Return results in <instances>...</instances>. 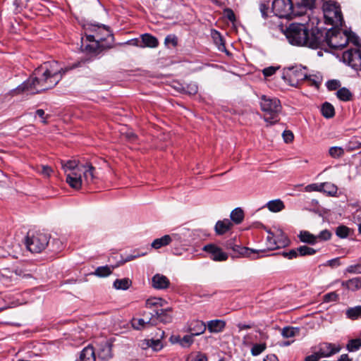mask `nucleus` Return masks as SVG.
<instances>
[{"label":"nucleus","instance_id":"obj_1","mask_svg":"<svg viewBox=\"0 0 361 361\" xmlns=\"http://www.w3.org/2000/svg\"><path fill=\"white\" fill-rule=\"evenodd\" d=\"M77 65L62 67L56 61H47L37 67L32 75L14 90L15 94L27 92L35 94L55 87L63 75Z\"/></svg>","mask_w":361,"mask_h":361},{"label":"nucleus","instance_id":"obj_2","mask_svg":"<svg viewBox=\"0 0 361 361\" xmlns=\"http://www.w3.org/2000/svg\"><path fill=\"white\" fill-rule=\"evenodd\" d=\"M286 37L293 45L319 48L324 41V32L317 27L310 30L308 23H293L286 30Z\"/></svg>","mask_w":361,"mask_h":361},{"label":"nucleus","instance_id":"obj_3","mask_svg":"<svg viewBox=\"0 0 361 361\" xmlns=\"http://www.w3.org/2000/svg\"><path fill=\"white\" fill-rule=\"evenodd\" d=\"M83 27L87 41L92 42L85 47L87 51L97 53L111 47L114 35L109 27L98 23H86Z\"/></svg>","mask_w":361,"mask_h":361},{"label":"nucleus","instance_id":"obj_4","mask_svg":"<svg viewBox=\"0 0 361 361\" xmlns=\"http://www.w3.org/2000/svg\"><path fill=\"white\" fill-rule=\"evenodd\" d=\"M260 107L264 112V119L269 126L279 121V115L282 106L279 99L262 95L260 98Z\"/></svg>","mask_w":361,"mask_h":361},{"label":"nucleus","instance_id":"obj_5","mask_svg":"<svg viewBox=\"0 0 361 361\" xmlns=\"http://www.w3.org/2000/svg\"><path fill=\"white\" fill-rule=\"evenodd\" d=\"M50 239L47 233L35 231H29L25 238V243L26 247L32 253H39L46 249Z\"/></svg>","mask_w":361,"mask_h":361},{"label":"nucleus","instance_id":"obj_6","mask_svg":"<svg viewBox=\"0 0 361 361\" xmlns=\"http://www.w3.org/2000/svg\"><path fill=\"white\" fill-rule=\"evenodd\" d=\"M62 167L65 172L70 171L66 175V182L69 185L76 190H78L82 185V176L80 169L84 164H80L76 160H69L66 162H61Z\"/></svg>","mask_w":361,"mask_h":361},{"label":"nucleus","instance_id":"obj_7","mask_svg":"<svg viewBox=\"0 0 361 361\" xmlns=\"http://www.w3.org/2000/svg\"><path fill=\"white\" fill-rule=\"evenodd\" d=\"M348 31L339 29H331L324 35V42H326L328 46L333 49H342L349 42Z\"/></svg>","mask_w":361,"mask_h":361},{"label":"nucleus","instance_id":"obj_8","mask_svg":"<svg viewBox=\"0 0 361 361\" xmlns=\"http://www.w3.org/2000/svg\"><path fill=\"white\" fill-rule=\"evenodd\" d=\"M306 68L295 66L283 68L282 78L290 86L297 87L307 78Z\"/></svg>","mask_w":361,"mask_h":361},{"label":"nucleus","instance_id":"obj_9","mask_svg":"<svg viewBox=\"0 0 361 361\" xmlns=\"http://www.w3.org/2000/svg\"><path fill=\"white\" fill-rule=\"evenodd\" d=\"M272 11L279 18L288 19L300 16L302 13L295 11L291 0H274L272 2Z\"/></svg>","mask_w":361,"mask_h":361},{"label":"nucleus","instance_id":"obj_10","mask_svg":"<svg viewBox=\"0 0 361 361\" xmlns=\"http://www.w3.org/2000/svg\"><path fill=\"white\" fill-rule=\"evenodd\" d=\"M325 23L331 25H341L343 16L339 8L335 4L326 5L324 8Z\"/></svg>","mask_w":361,"mask_h":361},{"label":"nucleus","instance_id":"obj_11","mask_svg":"<svg viewBox=\"0 0 361 361\" xmlns=\"http://www.w3.org/2000/svg\"><path fill=\"white\" fill-rule=\"evenodd\" d=\"M224 247L227 250H231L233 251L232 257H250L252 253H258L259 250L250 249L247 247H241L235 243V239H230L225 242Z\"/></svg>","mask_w":361,"mask_h":361},{"label":"nucleus","instance_id":"obj_12","mask_svg":"<svg viewBox=\"0 0 361 361\" xmlns=\"http://www.w3.org/2000/svg\"><path fill=\"white\" fill-rule=\"evenodd\" d=\"M343 60L353 69L361 71V51L359 49H351L343 52Z\"/></svg>","mask_w":361,"mask_h":361},{"label":"nucleus","instance_id":"obj_13","mask_svg":"<svg viewBox=\"0 0 361 361\" xmlns=\"http://www.w3.org/2000/svg\"><path fill=\"white\" fill-rule=\"evenodd\" d=\"M113 341L111 339L104 338L97 343L98 358L102 361H107L113 357Z\"/></svg>","mask_w":361,"mask_h":361},{"label":"nucleus","instance_id":"obj_14","mask_svg":"<svg viewBox=\"0 0 361 361\" xmlns=\"http://www.w3.org/2000/svg\"><path fill=\"white\" fill-rule=\"evenodd\" d=\"M172 309L171 307L154 309L151 312L152 319L154 320V326L159 323L168 324L172 322Z\"/></svg>","mask_w":361,"mask_h":361},{"label":"nucleus","instance_id":"obj_15","mask_svg":"<svg viewBox=\"0 0 361 361\" xmlns=\"http://www.w3.org/2000/svg\"><path fill=\"white\" fill-rule=\"evenodd\" d=\"M203 250L209 255L210 259L216 262H224L228 259V255L222 249L214 244L204 246Z\"/></svg>","mask_w":361,"mask_h":361},{"label":"nucleus","instance_id":"obj_16","mask_svg":"<svg viewBox=\"0 0 361 361\" xmlns=\"http://www.w3.org/2000/svg\"><path fill=\"white\" fill-rule=\"evenodd\" d=\"M94 172L95 168L91 164H84L79 172L82 176V184L89 185L92 183L96 178Z\"/></svg>","mask_w":361,"mask_h":361},{"label":"nucleus","instance_id":"obj_17","mask_svg":"<svg viewBox=\"0 0 361 361\" xmlns=\"http://www.w3.org/2000/svg\"><path fill=\"white\" fill-rule=\"evenodd\" d=\"M143 318L133 319L132 326L135 329L140 330L147 326H154V320L152 319L151 312L145 311Z\"/></svg>","mask_w":361,"mask_h":361},{"label":"nucleus","instance_id":"obj_18","mask_svg":"<svg viewBox=\"0 0 361 361\" xmlns=\"http://www.w3.org/2000/svg\"><path fill=\"white\" fill-rule=\"evenodd\" d=\"M340 345H336L330 343H323L319 346V350L317 352L321 357H330L341 350Z\"/></svg>","mask_w":361,"mask_h":361},{"label":"nucleus","instance_id":"obj_19","mask_svg":"<svg viewBox=\"0 0 361 361\" xmlns=\"http://www.w3.org/2000/svg\"><path fill=\"white\" fill-rule=\"evenodd\" d=\"M206 324L199 319H193L188 322L187 331L195 336H199L205 332Z\"/></svg>","mask_w":361,"mask_h":361},{"label":"nucleus","instance_id":"obj_20","mask_svg":"<svg viewBox=\"0 0 361 361\" xmlns=\"http://www.w3.org/2000/svg\"><path fill=\"white\" fill-rule=\"evenodd\" d=\"M170 286L169 279L160 274H156L152 279V286L157 290L166 289Z\"/></svg>","mask_w":361,"mask_h":361},{"label":"nucleus","instance_id":"obj_21","mask_svg":"<svg viewBox=\"0 0 361 361\" xmlns=\"http://www.w3.org/2000/svg\"><path fill=\"white\" fill-rule=\"evenodd\" d=\"M233 226V224L228 219H224L221 221H218L216 223L214 230L217 235H224L230 231Z\"/></svg>","mask_w":361,"mask_h":361},{"label":"nucleus","instance_id":"obj_22","mask_svg":"<svg viewBox=\"0 0 361 361\" xmlns=\"http://www.w3.org/2000/svg\"><path fill=\"white\" fill-rule=\"evenodd\" d=\"M165 304L166 301L161 298H149L145 302V307L149 310V312H153L154 309H161Z\"/></svg>","mask_w":361,"mask_h":361},{"label":"nucleus","instance_id":"obj_23","mask_svg":"<svg viewBox=\"0 0 361 361\" xmlns=\"http://www.w3.org/2000/svg\"><path fill=\"white\" fill-rule=\"evenodd\" d=\"M17 273L8 268L0 269V281L5 284L17 279Z\"/></svg>","mask_w":361,"mask_h":361},{"label":"nucleus","instance_id":"obj_24","mask_svg":"<svg viewBox=\"0 0 361 361\" xmlns=\"http://www.w3.org/2000/svg\"><path fill=\"white\" fill-rule=\"evenodd\" d=\"M206 326L210 333H219L224 329L226 322L221 319H214L209 321Z\"/></svg>","mask_w":361,"mask_h":361},{"label":"nucleus","instance_id":"obj_25","mask_svg":"<svg viewBox=\"0 0 361 361\" xmlns=\"http://www.w3.org/2000/svg\"><path fill=\"white\" fill-rule=\"evenodd\" d=\"M80 361H96L95 350L93 346L89 345L80 352Z\"/></svg>","mask_w":361,"mask_h":361},{"label":"nucleus","instance_id":"obj_26","mask_svg":"<svg viewBox=\"0 0 361 361\" xmlns=\"http://www.w3.org/2000/svg\"><path fill=\"white\" fill-rule=\"evenodd\" d=\"M341 286L350 290L356 291L361 288V277H355L343 281Z\"/></svg>","mask_w":361,"mask_h":361},{"label":"nucleus","instance_id":"obj_27","mask_svg":"<svg viewBox=\"0 0 361 361\" xmlns=\"http://www.w3.org/2000/svg\"><path fill=\"white\" fill-rule=\"evenodd\" d=\"M141 39L142 44L140 47H148L151 48H155L158 46V39L150 34H143L141 35Z\"/></svg>","mask_w":361,"mask_h":361},{"label":"nucleus","instance_id":"obj_28","mask_svg":"<svg viewBox=\"0 0 361 361\" xmlns=\"http://www.w3.org/2000/svg\"><path fill=\"white\" fill-rule=\"evenodd\" d=\"M159 333L160 334V338L145 340L147 346L152 348L154 351L160 350L163 348L161 339L164 337V331L159 330Z\"/></svg>","mask_w":361,"mask_h":361},{"label":"nucleus","instance_id":"obj_29","mask_svg":"<svg viewBox=\"0 0 361 361\" xmlns=\"http://www.w3.org/2000/svg\"><path fill=\"white\" fill-rule=\"evenodd\" d=\"M172 241V237L169 235H165L161 238H157L154 240L152 243V247L154 249H159L164 246H166L171 243Z\"/></svg>","mask_w":361,"mask_h":361},{"label":"nucleus","instance_id":"obj_30","mask_svg":"<svg viewBox=\"0 0 361 361\" xmlns=\"http://www.w3.org/2000/svg\"><path fill=\"white\" fill-rule=\"evenodd\" d=\"M300 240L310 245H314L317 243V236L307 231H302L298 235Z\"/></svg>","mask_w":361,"mask_h":361},{"label":"nucleus","instance_id":"obj_31","mask_svg":"<svg viewBox=\"0 0 361 361\" xmlns=\"http://www.w3.org/2000/svg\"><path fill=\"white\" fill-rule=\"evenodd\" d=\"M212 37L214 42L215 43V44L216 45V47H218V49L219 51H226L223 37L221 35V34L218 31L214 30H212Z\"/></svg>","mask_w":361,"mask_h":361},{"label":"nucleus","instance_id":"obj_32","mask_svg":"<svg viewBox=\"0 0 361 361\" xmlns=\"http://www.w3.org/2000/svg\"><path fill=\"white\" fill-rule=\"evenodd\" d=\"M285 242L281 243L277 242L274 238V235L273 233L268 231V236L267 237V248L270 250H274L277 248H279L281 246H283Z\"/></svg>","mask_w":361,"mask_h":361},{"label":"nucleus","instance_id":"obj_33","mask_svg":"<svg viewBox=\"0 0 361 361\" xmlns=\"http://www.w3.org/2000/svg\"><path fill=\"white\" fill-rule=\"evenodd\" d=\"M230 216L233 223L240 224L244 219V212L241 208L237 207L231 212Z\"/></svg>","mask_w":361,"mask_h":361},{"label":"nucleus","instance_id":"obj_34","mask_svg":"<svg viewBox=\"0 0 361 361\" xmlns=\"http://www.w3.org/2000/svg\"><path fill=\"white\" fill-rule=\"evenodd\" d=\"M322 114L326 118H331L335 115V109L332 104L329 102H325L321 109Z\"/></svg>","mask_w":361,"mask_h":361},{"label":"nucleus","instance_id":"obj_35","mask_svg":"<svg viewBox=\"0 0 361 361\" xmlns=\"http://www.w3.org/2000/svg\"><path fill=\"white\" fill-rule=\"evenodd\" d=\"M322 77L317 75H307V78L304 80L303 82H306L308 85L314 87L318 89L322 82Z\"/></svg>","mask_w":361,"mask_h":361},{"label":"nucleus","instance_id":"obj_36","mask_svg":"<svg viewBox=\"0 0 361 361\" xmlns=\"http://www.w3.org/2000/svg\"><path fill=\"white\" fill-rule=\"evenodd\" d=\"M131 285L132 281L128 278L116 279L114 282V287L118 290H127Z\"/></svg>","mask_w":361,"mask_h":361},{"label":"nucleus","instance_id":"obj_37","mask_svg":"<svg viewBox=\"0 0 361 361\" xmlns=\"http://www.w3.org/2000/svg\"><path fill=\"white\" fill-rule=\"evenodd\" d=\"M337 97L343 102L350 101L353 99V94L346 87L340 88L336 92Z\"/></svg>","mask_w":361,"mask_h":361},{"label":"nucleus","instance_id":"obj_38","mask_svg":"<svg viewBox=\"0 0 361 361\" xmlns=\"http://www.w3.org/2000/svg\"><path fill=\"white\" fill-rule=\"evenodd\" d=\"M114 267L103 266L97 267L94 271V274L99 277H105L109 276L111 273Z\"/></svg>","mask_w":361,"mask_h":361},{"label":"nucleus","instance_id":"obj_39","mask_svg":"<svg viewBox=\"0 0 361 361\" xmlns=\"http://www.w3.org/2000/svg\"><path fill=\"white\" fill-rule=\"evenodd\" d=\"M267 205L268 209L274 212H280L284 208V204L280 200L269 201Z\"/></svg>","mask_w":361,"mask_h":361},{"label":"nucleus","instance_id":"obj_40","mask_svg":"<svg viewBox=\"0 0 361 361\" xmlns=\"http://www.w3.org/2000/svg\"><path fill=\"white\" fill-rule=\"evenodd\" d=\"M361 348V338L350 339L346 345V349L349 352H355Z\"/></svg>","mask_w":361,"mask_h":361},{"label":"nucleus","instance_id":"obj_41","mask_svg":"<svg viewBox=\"0 0 361 361\" xmlns=\"http://www.w3.org/2000/svg\"><path fill=\"white\" fill-rule=\"evenodd\" d=\"M298 256L304 257L313 255L316 253V250L307 245H302L297 248Z\"/></svg>","mask_w":361,"mask_h":361},{"label":"nucleus","instance_id":"obj_42","mask_svg":"<svg viewBox=\"0 0 361 361\" xmlns=\"http://www.w3.org/2000/svg\"><path fill=\"white\" fill-rule=\"evenodd\" d=\"M346 316L351 319H357L361 317V306L349 308L346 311Z\"/></svg>","mask_w":361,"mask_h":361},{"label":"nucleus","instance_id":"obj_43","mask_svg":"<svg viewBox=\"0 0 361 361\" xmlns=\"http://www.w3.org/2000/svg\"><path fill=\"white\" fill-rule=\"evenodd\" d=\"M325 187H331V188H332L334 189V192L336 190V188L334 185H331V184L327 183H321L319 185L316 184V183L311 184V185H309L307 186V188H310L311 190H314V191H324V192H326V190L325 189Z\"/></svg>","mask_w":361,"mask_h":361},{"label":"nucleus","instance_id":"obj_44","mask_svg":"<svg viewBox=\"0 0 361 361\" xmlns=\"http://www.w3.org/2000/svg\"><path fill=\"white\" fill-rule=\"evenodd\" d=\"M182 90L184 93L189 95H195L198 92V87L195 82H190L183 86Z\"/></svg>","mask_w":361,"mask_h":361},{"label":"nucleus","instance_id":"obj_45","mask_svg":"<svg viewBox=\"0 0 361 361\" xmlns=\"http://www.w3.org/2000/svg\"><path fill=\"white\" fill-rule=\"evenodd\" d=\"M344 153V149L341 147H331L329 149V155L334 159L341 158Z\"/></svg>","mask_w":361,"mask_h":361},{"label":"nucleus","instance_id":"obj_46","mask_svg":"<svg viewBox=\"0 0 361 361\" xmlns=\"http://www.w3.org/2000/svg\"><path fill=\"white\" fill-rule=\"evenodd\" d=\"M361 148V142L358 141L356 137H353L346 145V150L352 152Z\"/></svg>","mask_w":361,"mask_h":361},{"label":"nucleus","instance_id":"obj_47","mask_svg":"<svg viewBox=\"0 0 361 361\" xmlns=\"http://www.w3.org/2000/svg\"><path fill=\"white\" fill-rule=\"evenodd\" d=\"M315 0H301V2L298 4L297 8L301 9L300 12H302L301 15L305 12L303 10L307 8L311 9L314 6Z\"/></svg>","mask_w":361,"mask_h":361},{"label":"nucleus","instance_id":"obj_48","mask_svg":"<svg viewBox=\"0 0 361 361\" xmlns=\"http://www.w3.org/2000/svg\"><path fill=\"white\" fill-rule=\"evenodd\" d=\"M193 336L191 334L184 336L179 341L180 345L183 348L190 347L194 342Z\"/></svg>","mask_w":361,"mask_h":361},{"label":"nucleus","instance_id":"obj_49","mask_svg":"<svg viewBox=\"0 0 361 361\" xmlns=\"http://www.w3.org/2000/svg\"><path fill=\"white\" fill-rule=\"evenodd\" d=\"M350 229L345 226H339L336 229V234L341 238H347L349 235Z\"/></svg>","mask_w":361,"mask_h":361},{"label":"nucleus","instance_id":"obj_50","mask_svg":"<svg viewBox=\"0 0 361 361\" xmlns=\"http://www.w3.org/2000/svg\"><path fill=\"white\" fill-rule=\"evenodd\" d=\"M186 361H207V357L205 354L202 353H197L195 354H191L189 355Z\"/></svg>","mask_w":361,"mask_h":361},{"label":"nucleus","instance_id":"obj_51","mask_svg":"<svg viewBox=\"0 0 361 361\" xmlns=\"http://www.w3.org/2000/svg\"><path fill=\"white\" fill-rule=\"evenodd\" d=\"M298 332V330L293 327H284L282 330V336L284 338H291L294 337L296 334V333Z\"/></svg>","mask_w":361,"mask_h":361},{"label":"nucleus","instance_id":"obj_52","mask_svg":"<svg viewBox=\"0 0 361 361\" xmlns=\"http://www.w3.org/2000/svg\"><path fill=\"white\" fill-rule=\"evenodd\" d=\"M266 348H267V345L264 343L255 344L251 349L252 355L254 356L259 355L266 349Z\"/></svg>","mask_w":361,"mask_h":361},{"label":"nucleus","instance_id":"obj_53","mask_svg":"<svg viewBox=\"0 0 361 361\" xmlns=\"http://www.w3.org/2000/svg\"><path fill=\"white\" fill-rule=\"evenodd\" d=\"M361 263L348 266L344 271V274H361Z\"/></svg>","mask_w":361,"mask_h":361},{"label":"nucleus","instance_id":"obj_54","mask_svg":"<svg viewBox=\"0 0 361 361\" xmlns=\"http://www.w3.org/2000/svg\"><path fill=\"white\" fill-rule=\"evenodd\" d=\"M331 233L327 230V229H325V230H323L318 235H316L317 236V241H324V240H328L331 238Z\"/></svg>","mask_w":361,"mask_h":361},{"label":"nucleus","instance_id":"obj_55","mask_svg":"<svg viewBox=\"0 0 361 361\" xmlns=\"http://www.w3.org/2000/svg\"><path fill=\"white\" fill-rule=\"evenodd\" d=\"M280 68V66H269L262 70V73L265 78L270 77L275 74L276 71Z\"/></svg>","mask_w":361,"mask_h":361},{"label":"nucleus","instance_id":"obj_56","mask_svg":"<svg viewBox=\"0 0 361 361\" xmlns=\"http://www.w3.org/2000/svg\"><path fill=\"white\" fill-rule=\"evenodd\" d=\"M259 10L262 17L267 18L268 16V11L269 10V1H262L259 4Z\"/></svg>","mask_w":361,"mask_h":361},{"label":"nucleus","instance_id":"obj_57","mask_svg":"<svg viewBox=\"0 0 361 361\" xmlns=\"http://www.w3.org/2000/svg\"><path fill=\"white\" fill-rule=\"evenodd\" d=\"M28 0H14L13 4L18 12H20L27 6Z\"/></svg>","mask_w":361,"mask_h":361},{"label":"nucleus","instance_id":"obj_58","mask_svg":"<svg viewBox=\"0 0 361 361\" xmlns=\"http://www.w3.org/2000/svg\"><path fill=\"white\" fill-rule=\"evenodd\" d=\"M164 43L166 45L171 44L173 47H175L178 44V38L175 35H167L165 38Z\"/></svg>","mask_w":361,"mask_h":361},{"label":"nucleus","instance_id":"obj_59","mask_svg":"<svg viewBox=\"0 0 361 361\" xmlns=\"http://www.w3.org/2000/svg\"><path fill=\"white\" fill-rule=\"evenodd\" d=\"M341 86V82L337 80H331L326 82V87L329 90H336Z\"/></svg>","mask_w":361,"mask_h":361},{"label":"nucleus","instance_id":"obj_60","mask_svg":"<svg viewBox=\"0 0 361 361\" xmlns=\"http://www.w3.org/2000/svg\"><path fill=\"white\" fill-rule=\"evenodd\" d=\"M39 173L45 178H49L53 173V169L47 165L41 166V171Z\"/></svg>","mask_w":361,"mask_h":361},{"label":"nucleus","instance_id":"obj_61","mask_svg":"<svg viewBox=\"0 0 361 361\" xmlns=\"http://www.w3.org/2000/svg\"><path fill=\"white\" fill-rule=\"evenodd\" d=\"M348 37H349V42H352L357 47H361V42L357 36L353 32H348Z\"/></svg>","mask_w":361,"mask_h":361},{"label":"nucleus","instance_id":"obj_62","mask_svg":"<svg viewBox=\"0 0 361 361\" xmlns=\"http://www.w3.org/2000/svg\"><path fill=\"white\" fill-rule=\"evenodd\" d=\"M134 253L135 254H133V255H127L126 257L123 259V262L125 263L127 262H130V261H132L137 257H142L146 255L145 252L140 253L138 251H136V250L134 251Z\"/></svg>","mask_w":361,"mask_h":361},{"label":"nucleus","instance_id":"obj_63","mask_svg":"<svg viewBox=\"0 0 361 361\" xmlns=\"http://www.w3.org/2000/svg\"><path fill=\"white\" fill-rule=\"evenodd\" d=\"M338 298V295L335 292L327 293L324 296L325 302L336 301Z\"/></svg>","mask_w":361,"mask_h":361},{"label":"nucleus","instance_id":"obj_64","mask_svg":"<svg viewBox=\"0 0 361 361\" xmlns=\"http://www.w3.org/2000/svg\"><path fill=\"white\" fill-rule=\"evenodd\" d=\"M283 137L286 143L291 142L294 138L293 133L290 130H285Z\"/></svg>","mask_w":361,"mask_h":361}]
</instances>
